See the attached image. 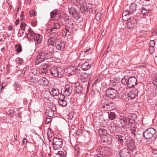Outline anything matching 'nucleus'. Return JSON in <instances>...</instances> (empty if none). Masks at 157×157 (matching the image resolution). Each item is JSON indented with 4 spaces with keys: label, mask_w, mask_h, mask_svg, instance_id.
Instances as JSON below:
<instances>
[{
    "label": "nucleus",
    "mask_w": 157,
    "mask_h": 157,
    "mask_svg": "<svg viewBox=\"0 0 157 157\" xmlns=\"http://www.w3.org/2000/svg\"><path fill=\"white\" fill-rule=\"evenodd\" d=\"M51 57V56L46 51L42 50L39 52L36 56V59L35 60V64L38 65L46 60L48 62H51V61L48 60L50 59Z\"/></svg>",
    "instance_id": "obj_1"
},
{
    "label": "nucleus",
    "mask_w": 157,
    "mask_h": 157,
    "mask_svg": "<svg viewBox=\"0 0 157 157\" xmlns=\"http://www.w3.org/2000/svg\"><path fill=\"white\" fill-rule=\"evenodd\" d=\"M50 71L51 75L55 77L61 78L63 75L62 69L59 67H52L50 69Z\"/></svg>",
    "instance_id": "obj_2"
},
{
    "label": "nucleus",
    "mask_w": 157,
    "mask_h": 157,
    "mask_svg": "<svg viewBox=\"0 0 157 157\" xmlns=\"http://www.w3.org/2000/svg\"><path fill=\"white\" fill-rule=\"evenodd\" d=\"M156 133L155 129L152 128H149L146 129L143 132V136L146 139H151L154 137Z\"/></svg>",
    "instance_id": "obj_3"
},
{
    "label": "nucleus",
    "mask_w": 157,
    "mask_h": 157,
    "mask_svg": "<svg viewBox=\"0 0 157 157\" xmlns=\"http://www.w3.org/2000/svg\"><path fill=\"white\" fill-rule=\"evenodd\" d=\"M137 5L135 3H132L129 6L128 9L124 10L122 13L123 16H126L135 12L137 8Z\"/></svg>",
    "instance_id": "obj_4"
},
{
    "label": "nucleus",
    "mask_w": 157,
    "mask_h": 157,
    "mask_svg": "<svg viewBox=\"0 0 157 157\" xmlns=\"http://www.w3.org/2000/svg\"><path fill=\"white\" fill-rule=\"evenodd\" d=\"M63 145V140L61 139L54 137L53 139L52 145L54 151L60 149Z\"/></svg>",
    "instance_id": "obj_5"
},
{
    "label": "nucleus",
    "mask_w": 157,
    "mask_h": 157,
    "mask_svg": "<svg viewBox=\"0 0 157 157\" xmlns=\"http://www.w3.org/2000/svg\"><path fill=\"white\" fill-rule=\"evenodd\" d=\"M106 95L111 99H114L118 96V92L113 88L109 87L106 91Z\"/></svg>",
    "instance_id": "obj_6"
},
{
    "label": "nucleus",
    "mask_w": 157,
    "mask_h": 157,
    "mask_svg": "<svg viewBox=\"0 0 157 157\" xmlns=\"http://www.w3.org/2000/svg\"><path fill=\"white\" fill-rule=\"evenodd\" d=\"M57 34L55 32H52L48 35L49 37L48 40V44L49 45H54V42L57 40Z\"/></svg>",
    "instance_id": "obj_7"
},
{
    "label": "nucleus",
    "mask_w": 157,
    "mask_h": 157,
    "mask_svg": "<svg viewBox=\"0 0 157 157\" xmlns=\"http://www.w3.org/2000/svg\"><path fill=\"white\" fill-rule=\"evenodd\" d=\"M54 42V45H55L57 50L61 51L64 49L65 44L64 42L57 40Z\"/></svg>",
    "instance_id": "obj_8"
},
{
    "label": "nucleus",
    "mask_w": 157,
    "mask_h": 157,
    "mask_svg": "<svg viewBox=\"0 0 157 157\" xmlns=\"http://www.w3.org/2000/svg\"><path fill=\"white\" fill-rule=\"evenodd\" d=\"M120 121L123 128L126 127L130 123V120L124 117V116H120L119 118Z\"/></svg>",
    "instance_id": "obj_9"
},
{
    "label": "nucleus",
    "mask_w": 157,
    "mask_h": 157,
    "mask_svg": "<svg viewBox=\"0 0 157 157\" xmlns=\"http://www.w3.org/2000/svg\"><path fill=\"white\" fill-rule=\"evenodd\" d=\"M26 34V35L25 36V37L27 38L29 40H33L36 35V34L30 28L28 29V31Z\"/></svg>",
    "instance_id": "obj_10"
},
{
    "label": "nucleus",
    "mask_w": 157,
    "mask_h": 157,
    "mask_svg": "<svg viewBox=\"0 0 157 157\" xmlns=\"http://www.w3.org/2000/svg\"><path fill=\"white\" fill-rule=\"evenodd\" d=\"M93 63V61L91 59L86 60L85 63L82 65V69L84 71H86L89 69L91 67V65Z\"/></svg>",
    "instance_id": "obj_11"
},
{
    "label": "nucleus",
    "mask_w": 157,
    "mask_h": 157,
    "mask_svg": "<svg viewBox=\"0 0 157 157\" xmlns=\"http://www.w3.org/2000/svg\"><path fill=\"white\" fill-rule=\"evenodd\" d=\"M136 21L133 18H129L127 20L126 27L128 29H132L135 26Z\"/></svg>",
    "instance_id": "obj_12"
},
{
    "label": "nucleus",
    "mask_w": 157,
    "mask_h": 157,
    "mask_svg": "<svg viewBox=\"0 0 157 157\" xmlns=\"http://www.w3.org/2000/svg\"><path fill=\"white\" fill-rule=\"evenodd\" d=\"M61 16V13L56 10H54L50 13L51 18L54 20H57L59 19Z\"/></svg>",
    "instance_id": "obj_13"
},
{
    "label": "nucleus",
    "mask_w": 157,
    "mask_h": 157,
    "mask_svg": "<svg viewBox=\"0 0 157 157\" xmlns=\"http://www.w3.org/2000/svg\"><path fill=\"white\" fill-rule=\"evenodd\" d=\"M75 69V67L71 66L66 68L64 70L65 75L68 76L72 75L74 73Z\"/></svg>",
    "instance_id": "obj_14"
},
{
    "label": "nucleus",
    "mask_w": 157,
    "mask_h": 157,
    "mask_svg": "<svg viewBox=\"0 0 157 157\" xmlns=\"http://www.w3.org/2000/svg\"><path fill=\"white\" fill-rule=\"evenodd\" d=\"M65 90L64 93L67 96L70 95L72 91V86L69 84H67L65 86Z\"/></svg>",
    "instance_id": "obj_15"
},
{
    "label": "nucleus",
    "mask_w": 157,
    "mask_h": 157,
    "mask_svg": "<svg viewBox=\"0 0 157 157\" xmlns=\"http://www.w3.org/2000/svg\"><path fill=\"white\" fill-rule=\"evenodd\" d=\"M92 7V4L89 3L84 4L83 6L81 7L82 11L88 12Z\"/></svg>",
    "instance_id": "obj_16"
},
{
    "label": "nucleus",
    "mask_w": 157,
    "mask_h": 157,
    "mask_svg": "<svg viewBox=\"0 0 157 157\" xmlns=\"http://www.w3.org/2000/svg\"><path fill=\"white\" fill-rule=\"evenodd\" d=\"M48 46L44 47V49H45V51L47 52L51 57L52 53L54 52L53 47L54 45H49L48 44Z\"/></svg>",
    "instance_id": "obj_17"
},
{
    "label": "nucleus",
    "mask_w": 157,
    "mask_h": 157,
    "mask_svg": "<svg viewBox=\"0 0 157 157\" xmlns=\"http://www.w3.org/2000/svg\"><path fill=\"white\" fill-rule=\"evenodd\" d=\"M137 79H128L127 86L129 88H132L137 84Z\"/></svg>",
    "instance_id": "obj_18"
},
{
    "label": "nucleus",
    "mask_w": 157,
    "mask_h": 157,
    "mask_svg": "<svg viewBox=\"0 0 157 157\" xmlns=\"http://www.w3.org/2000/svg\"><path fill=\"white\" fill-rule=\"evenodd\" d=\"M54 153L57 156L60 157H65L67 154V152L65 150L58 151L57 152L55 151H54Z\"/></svg>",
    "instance_id": "obj_19"
},
{
    "label": "nucleus",
    "mask_w": 157,
    "mask_h": 157,
    "mask_svg": "<svg viewBox=\"0 0 157 157\" xmlns=\"http://www.w3.org/2000/svg\"><path fill=\"white\" fill-rule=\"evenodd\" d=\"M42 39V36L39 34H36L33 40L36 43L40 44L41 42Z\"/></svg>",
    "instance_id": "obj_20"
},
{
    "label": "nucleus",
    "mask_w": 157,
    "mask_h": 157,
    "mask_svg": "<svg viewBox=\"0 0 157 157\" xmlns=\"http://www.w3.org/2000/svg\"><path fill=\"white\" fill-rule=\"evenodd\" d=\"M113 103L107 104H104L102 105V108L108 110H110L114 108V107L113 105Z\"/></svg>",
    "instance_id": "obj_21"
},
{
    "label": "nucleus",
    "mask_w": 157,
    "mask_h": 157,
    "mask_svg": "<svg viewBox=\"0 0 157 157\" xmlns=\"http://www.w3.org/2000/svg\"><path fill=\"white\" fill-rule=\"evenodd\" d=\"M60 27V25L58 23H54L53 24V26L51 29H48V32H52L54 30L58 29Z\"/></svg>",
    "instance_id": "obj_22"
},
{
    "label": "nucleus",
    "mask_w": 157,
    "mask_h": 157,
    "mask_svg": "<svg viewBox=\"0 0 157 157\" xmlns=\"http://www.w3.org/2000/svg\"><path fill=\"white\" fill-rule=\"evenodd\" d=\"M69 11L70 15H72L74 18H76L77 13L75 8L71 7L69 9Z\"/></svg>",
    "instance_id": "obj_23"
},
{
    "label": "nucleus",
    "mask_w": 157,
    "mask_h": 157,
    "mask_svg": "<svg viewBox=\"0 0 157 157\" xmlns=\"http://www.w3.org/2000/svg\"><path fill=\"white\" fill-rule=\"evenodd\" d=\"M49 91L50 94L53 96H58L59 94V90L56 88H52L51 90V91L50 90Z\"/></svg>",
    "instance_id": "obj_24"
},
{
    "label": "nucleus",
    "mask_w": 157,
    "mask_h": 157,
    "mask_svg": "<svg viewBox=\"0 0 157 157\" xmlns=\"http://www.w3.org/2000/svg\"><path fill=\"white\" fill-rule=\"evenodd\" d=\"M38 82L40 84L44 86H47L49 84L48 79H39L38 81Z\"/></svg>",
    "instance_id": "obj_25"
},
{
    "label": "nucleus",
    "mask_w": 157,
    "mask_h": 157,
    "mask_svg": "<svg viewBox=\"0 0 157 157\" xmlns=\"http://www.w3.org/2000/svg\"><path fill=\"white\" fill-rule=\"evenodd\" d=\"M74 87L75 88V91L77 93H79L81 92L82 88L80 86L79 83L77 82L75 83Z\"/></svg>",
    "instance_id": "obj_26"
},
{
    "label": "nucleus",
    "mask_w": 157,
    "mask_h": 157,
    "mask_svg": "<svg viewBox=\"0 0 157 157\" xmlns=\"http://www.w3.org/2000/svg\"><path fill=\"white\" fill-rule=\"evenodd\" d=\"M101 14L100 13H97L95 16V19L94 20V23L97 21L96 24H98L101 21Z\"/></svg>",
    "instance_id": "obj_27"
},
{
    "label": "nucleus",
    "mask_w": 157,
    "mask_h": 157,
    "mask_svg": "<svg viewBox=\"0 0 157 157\" xmlns=\"http://www.w3.org/2000/svg\"><path fill=\"white\" fill-rule=\"evenodd\" d=\"M137 94L134 91H130L128 94L129 99H134L137 96Z\"/></svg>",
    "instance_id": "obj_28"
},
{
    "label": "nucleus",
    "mask_w": 157,
    "mask_h": 157,
    "mask_svg": "<svg viewBox=\"0 0 157 157\" xmlns=\"http://www.w3.org/2000/svg\"><path fill=\"white\" fill-rule=\"evenodd\" d=\"M128 152L127 150H126L125 148L123 149L120 151V157H122L123 156L124 157L127 153Z\"/></svg>",
    "instance_id": "obj_29"
},
{
    "label": "nucleus",
    "mask_w": 157,
    "mask_h": 157,
    "mask_svg": "<svg viewBox=\"0 0 157 157\" xmlns=\"http://www.w3.org/2000/svg\"><path fill=\"white\" fill-rule=\"evenodd\" d=\"M99 132L100 133V135L106 136V134H107V131L104 129L103 128H101L99 129Z\"/></svg>",
    "instance_id": "obj_30"
},
{
    "label": "nucleus",
    "mask_w": 157,
    "mask_h": 157,
    "mask_svg": "<svg viewBox=\"0 0 157 157\" xmlns=\"http://www.w3.org/2000/svg\"><path fill=\"white\" fill-rule=\"evenodd\" d=\"M59 103L60 105L63 107H65L67 105V101L64 100V98L62 99H59Z\"/></svg>",
    "instance_id": "obj_31"
},
{
    "label": "nucleus",
    "mask_w": 157,
    "mask_h": 157,
    "mask_svg": "<svg viewBox=\"0 0 157 157\" xmlns=\"http://www.w3.org/2000/svg\"><path fill=\"white\" fill-rule=\"evenodd\" d=\"M116 117V114L113 112H110L109 114L108 117L109 119L113 120Z\"/></svg>",
    "instance_id": "obj_32"
},
{
    "label": "nucleus",
    "mask_w": 157,
    "mask_h": 157,
    "mask_svg": "<svg viewBox=\"0 0 157 157\" xmlns=\"http://www.w3.org/2000/svg\"><path fill=\"white\" fill-rule=\"evenodd\" d=\"M32 69L31 68V67L29 66H26L24 68L23 71L25 73H27L28 72H30L31 71H33Z\"/></svg>",
    "instance_id": "obj_33"
},
{
    "label": "nucleus",
    "mask_w": 157,
    "mask_h": 157,
    "mask_svg": "<svg viewBox=\"0 0 157 157\" xmlns=\"http://www.w3.org/2000/svg\"><path fill=\"white\" fill-rule=\"evenodd\" d=\"M42 67L41 68V72L42 73H45L47 71V68H48V66L47 64H44V65H42Z\"/></svg>",
    "instance_id": "obj_34"
},
{
    "label": "nucleus",
    "mask_w": 157,
    "mask_h": 157,
    "mask_svg": "<svg viewBox=\"0 0 157 157\" xmlns=\"http://www.w3.org/2000/svg\"><path fill=\"white\" fill-rule=\"evenodd\" d=\"M20 27L21 29H22L24 31H25V30L27 29V25L24 23H21V24L20 25Z\"/></svg>",
    "instance_id": "obj_35"
},
{
    "label": "nucleus",
    "mask_w": 157,
    "mask_h": 157,
    "mask_svg": "<svg viewBox=\"0 0 157 157\" xmlns=\"http://www.w3.org/2000/svg\"><path fill=\"white\" fill-rule=\"evenodd\" d=\"M131 133L134 135V137L136 136V135L135 134L136 132V127L135 125L133 126H132V127H131Z\"/></svg>",
    "instance_id": "obj_36"
},
{
    "label": "nucleus",
    "mask_w": 157,
    "mask_h": 157,
    "mask_svg": "<svg viewBox=\"0 0 157 157\" xmlns=\"http://www.w3.org/2000/svg\"><path fill=\"white\" fill-rule=\"evenodd\" d=\"M15 47L17 52H20L21 51L22 47L21 45L19 44H17L15 45Z\"/></svg>",
    "instance_id": "obj_37"
},
{
    "label": "nucleus",
    "mask_w": 157,
    "mask_h": 157,
    "mask_svg": "<svg viewBox=\"0 0 157 157\" xmlns=\"http://www.w3.org/2000/svg\"><path fill=\"white\" fill-rule=\"evenodd\" d=\"M102 142L104 144L108 143L109 141V140L106 136H105L104 138H102Z\"/></svg>",
    "instance_id": "obj_38"
},
{
    "label": "nucleus",
    "mask_w": 157,
    "mask_h": 157,
    "mask_svg": "<svg viewBox=\"0 0 157 157\" xmlns=\"http://www.w3.org/2000/svg\"><path fill=\"white\" fill-rule=\"evenodd\" d=\"M14 112L12 110H10L7 112V114L8 116L10 117H12L14 115Z\"/></svg>",
    "instance_id": "obj_39"
},
{
    "label": "nucleus",
    "mask_w": 157,
    "mask_h": 157,
    "mask_svg": "<svg viewBox=\"0 0 157 157\" xmlns=\"http://www.w3.org/2000/svg\"><path fill=\"white\" fill-rule=\"evenodd\" d=\"M25 33V31L22 29H19V32L17 34V36L18 37H20L23 36Z\"/></svg>",
    "instance_id": "obj_40"
},
{
    "label": "nucleus",
    "mask_w": 157,
    "mask_h": 157,
    "mask_svg": "<svg viewBox=\"0 0 157 157\" xmlns=\"http://www.w3.org/2000/svg\"><path fill=\"white\" fill-rule=\"evenodd\" d=\"M69 29L70 28L69 27H67L65 28L64 32L65 33L66 35L69 36L70 35L71 33L69 31Z\"/></svg>",
    "instance_id": "obj_41"
},
{
    "label": "nucleus",
    "mask_w": 157,
    "mask_h": 157,
    "mask_svg": "<svg viewBox=\"0 0 157 157\" xmlns=\"http://www.w3.org/2000/svg\"><path fill=\"white\" fill-rule=\"evenodd\" d=\"M116 137L119 140L122 142L123 140L124 137L121 135H117L116 136Z\"/></svg>",
    "instance_id": "obj_42"
},
{
    "label": "nucleus",
    "mask_w": 157,
    "mask_h": 157,
    "mask_svg": "<svg viewBox=\"0 0 157 157\" xmlns=\"http://www.w3.org/2000/svg\"><path fill=\"white\" fill-rule=\"evenodd\" d=\"M148 11L146 10L145 8H143L142 10H141V13L142 14L144 15H146L148 13Z\"/></svg>",
    "instance_id": "obj_43"
},
{
    "label": "nucleus",
    "mask_w": 157,
    "mask_h": 157,
    "mask_svg": "<svg viewBox=\"0 0 157 157\" xmlns=\"http://www.w3.org/2000/svg\"><path fill=\"white\" fill-rule=\"evenodd\" d=\"M128 81V79H121V82L123 84L127 85V86Z\"/></svg>",
    "instance_id": "obj_44"
},
{
    "label": "nucleus",
    "mask_w": 157,
    "mask_h": 157,
    "mask_svg": "<svg viewBox=\"0 0 157 157\" xmlns=\"http://www.w3.org/2000/svg\"><path fill=\"white\" fill-rule=\"evenodd\" d=\"M91 50V48H89L88 49H84L82 51V52L84 53H87V54L90 53L91 52L90 50Z\"/></svg>",
    "instance_id": "obj_45"
},
{
    "label": "nucleus",
    "mask_w": 157,
    "mask_h": 157,
    "mask_svg": "<svg viewBox=\"0 0 157 157\" xmlns=\"http://www.w3.org/2000/svg\"><path fill=\"white\" fill-rule=\"evenodd\" d=\"M17 62L19 64H21L23 62V59L17 57L16 59Z\"/></svg>",
    "instance_id": "obj_46"
},
{
    "label": "nucleus",
    "mask_w": 157,
    "mask_h": 157,
    "mask_svg": "<svg viewBox=\"0 0 157 157\" xmlns=\"http://www.w3.org/2000/svg\"><path fill=\"white\" fill-rule=\"evenodd\" d=\"M48 139H51L53 136V134L51 133V131H48L47 133Z\"/></svg>",
    "instance_id": "obj_47"
},
{
    "label": "nucleus",
    "mask_w": 157,
    "mask_h": 157,
    "mask_svg": "<svg viewBox=\"0 0 157 157\" xmlns=\"http://www.w3.org/2000/svg\"><path fill=\"white\" fill-rule=\"evenodd\" d=\"M155 42L153 40H151L150 42V47H154V46H155Z\"/></svg>",
    "instance_id": "obj_48"
},
{
    "label": "nucleus",
    "mask_w": 157,
    "mask_h": 157,
    "mask_svg": "<svg viewBox=\"0 0 157 157\" xmlns=\"http://www.w3.org/2000/svg\"><path fill=\"white\" fill-rule=\"evenodd\" d=\"M30 15L31 17H34L35 16V12L33 10H31L29 12Z\"/></svg>",
    "instance_id": "obj_49"
},
{
    "label": "nucleus",
    "mask_w": 157,
    "mask_h": 157,
    "mask_svg": "<svg viewBox=\"0 0 157 157\" xmlns=\"http://www.w3.org/2000/svg\"><path fill=\"white\" fill-rule=\"evenodd\" d=\"M154 47H151L149 48V51L150 53L152 54L154 52Z\"/></svg>",
    "instance_id": "obj_50"
},
{
    "label": "nucleus",
    "mask_w": 157,
    "mask_h": 157,
    "mask_svg": "<svg viewBox=\"0 0 157 157\" xmlns=\"http://www.w3.org/2000/svg\"><path fill=\"white\" fill-rule=\"evenodd\" d=\"M112 126L113 127H115V128H117L118 125L116 123H115L114 122H113V123L111 124Z\"/></svg>",
    "instance_id": "obj_51"
},
{
    "label": "nucleus",
    "mask_w": 157,
    "mask_h": 157,
    "mask_svg": "<svg viewBox=\"0 0 157 157\" xmlns=\"http://www.w3.org/2000/svg\"><path fill=\"white\" fill-rule=\"evenodd\" d=\"M75 150L76 152L78 153L79 151V149L77 145H76L75 147Z\"/></svg>",
    "instance_id": "obj_52"
},
{
    "label": "nucleus",
    "mask_w": 157,
    "mask_h": 157,
    "mask_svg": "<svg viewBox=\"0 0 157 157\" xmlns=\"http://www.w3.org/2000/svg\"><path fill=\"white\" fill-rule=\"evenodd\" d=\"M33 70L34 71V70ZM32 71H30V72H29L30 73V75H32V74H33L34 76H35L36 74H37L36 71H34V72H33Z\"/></svg>",
    "instance_id": "obj_53"
},
{
    "label": "nucleus",
    "mask_w": 157,
    "mask_h": 157,
    "mask_svg": "<svg viewBox=\"0 0 157 157\" xmlns=\"http://www.w3.org/2000/svg\"><path fill=\"white\" fill-rule=\"evenodd\" d=\"M82 133V131L81 130H77L76 132L77 135H79Z\"/></svg>",
    "instance_id": "obj_54"
},
{
    "label": "nucleus",
    "mask_w": 157,
    "mask_h": 157,
    "mask_svg": "<svg viewBox=\"0 0 157 157\" xmlns=\"http://www.w3.org/2000/svg\"><path fill=\"white\" fill-rule=\"evenodd\" d=\"M28 81L30 82L34 83L36 80L35 79H28Z\"/></svg>",
    "instance_id": "obj_55"
},
{
    "label": "nucleus",
    "mask_w": 157,
    "mask_h": 157,
    "mask_svg": "<svg viewBox=\"0 0 157 157\" xmlns=\"http://www.w3.org/2000/svg\"><path fill=\"white\" fill-rule=\"evenodd\" d=\"M154 78H157V72H154L153 74Z\"/></svg>",
    "instance_id": "obj_56"
},
{
    "label": "nucleus",
    "mask_w": 157,
    "mask_h": 157,
    "mask_svg": "<svg viewBox=\"0 0 157 157\" xmlns=\"http://www.w3.org/2000/svg\"><path fill=\"white\" fill-rule=\"evenodd\" d=\"M94 157H104L103 155H95Z\"/></svg>",
    "instance_id": "obj_57"
},
{
    "label": "nucleus",
    "mask_w": 157,
    "mask_h": 157,
    "mask_svg": "<svg viewBox=\"0 0 157 157\" xmlns=\"http://www.w3.org/2000/svg\"><path fill=\"white\" fill-rule=\"evenodd\" d=\"M152 153L154 154H157V150H153Z\"/></svg>",
    "instance_id": "obj_58"
},
{
    "label": "nucleus",
    "mask_w": 157,
    "mask_h": 157,
    "mask_svg": "<svg viewBox=\"0 0 157 157\" xmlns=\"http://www.w3.org/2000/svg\"><path fill=\"white\" fill-rule=\"evenodd\" d=\"M27 142V140H26V139L24 138L23 139L22 142L23 144H25Z\"/></svg>",
    "instance_id": "obj_59"
},
{
    "label": "nucleus",
    "mask_w": 157,
    "mask_h": 157,
    "mask_svg": "<svg viewBox=\"0 0 157 157\" xmlns=\"http://www.w3.org/2000/svg\"><path fill=\"white\" fill-rule=\"evenodd\" d=\"M19 20L18 19H17L16 21L15 24L16 25H17L19 24Z\"/></svg>",
    "instance_id": "obj_60"
},
{
    "label": "nucleus",
    "mask_w": 157,
    "mask_h": 157,
    "mask_svg": "<svg viewBox=\"0 0 157 157\" xmlns=\"http://www.w3.org/2000/svg\"><path fill=\"white\" fill-rule=\"evenodd\" d=\"M103 75L102 74H101L100 75H99V78H103V77L102 76Z\"/></svg>",
    "instance_id": "obj_61"
},
{
    "label": "nucleus",
    "mask_w": 157,
    "mask_h": 157,
    "mask_svg": "<svg viewBox=\"0 0 157 157\" xmlns=\"http://www.w3.org/2000/svg\"><path fill=\"white\" fill-rule=\"evenodd\" d=\"M1 86V90H2L4 88V87L2 86H1V84H0Z\"/></svg>",
    "instance_id": "obj_62"
},
{
    "label": "nucleus",
    "mask_w": 157,
    "mask_h": 157,
    "mask_svg": "<svg viewBox=\"0 0 157 157\" xmlns=\"http://www.w3.org/2000/svg\"><path fill=\"white\" fill-rule=\"evenodd\" d=\"M9 29L10 30H11L12 29V26H9Z\"/></svg>",
    "instance_id": "obj_63"
},
{
    "label": "nucleus",
    "mask_w": 157,
    "mask_h": 157,
    "mask_svg": "<svg viewBox=\"0 0 157 157\" xmlns=\"http://www.w3.org/2000/svg\"><path fill=\"white\" fill-rule=\"evenodd\" d=\"M98 79H97L95 81V82L93 83V84H95L97 82V81H98Z\"/></svg>",
    "instance_id": "obj_64"
}]
</instances>
